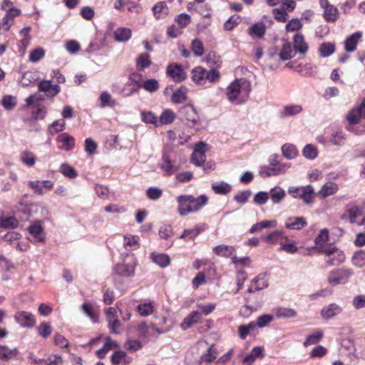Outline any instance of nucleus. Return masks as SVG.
I'll return each instance as SVG.
<instances>
[{
    "instance_id": "59",
    "label": "nucleus",
    "mask_w": 365,
    "mask_h": 365,
    "mask_svg": "<svg viewBox=\"0 0 365 365\" xmlns=\"http://www.w3.org/2000/svg\"><path fill=\"white\" fill-rule=\"evenodd\" d=\"M45 56V50L41 47H38L30 52L29 61L36 63L40 61Z\"/></svg>"
},
{
    "instance_id": "32",
    "label": "nucleus",
    "mask_w": 365,
    "mask_h": 365,
    "mask_svg": "<svg viewBox=\"0 0 365 365\" xmlns=\"http://www.w3.org/2000/svg\"><path fill=\"white\" fill-rule=\"evenodd\" d=\"M296 55V51L292 48L289 42H286L283 44L282 50L279 53V58L282 61L289 60L294 58Z\"/></svg>"
},
{
    "instance_id": "31",
    "label": "nucleus",
    "mask_w": 365,
    "mask_h": 365,
    "mask_svg": "<svg viewBox=\"0 0 365 365\" xmlns=\"http://www.w3.org/2000/svg\"><path fill=\"white\" fill-rule=\"evenodd\" d=\"M152 63L150 55L147 53H140L136 58V68L138 71H143L148 68Z\"/></svg>"
},
{
    "instance_id": "50",
    "label": "nucleus",
    "mask_w": 365,
    "mask_h": 365,
    "mask_svg": "<svg viewBox=\"0 0 365 365\" xmlns=\"http://www.w3.org/2000/svg\"><path fill=\"white\" fill-rule=\"evenodd\" d=\"M59 171L61 173H62L64 176L69 178L71 179H73L77 177L78 173L68 163H63L60 166Z\"/></svg>"
},
{
    "instance_id": "15",
    "label": "nucleus",
    "mask_w": 365,
    "mask_h": 365,
    "mask_svg": "<svg viewBox=\"0 0 365 365\" xmlns=\"http://www.w3.org/2000/svg\"><path fill=\"white\" fill-rule=\"evenodd\" d=\"M202 319V314L199 311H192L181 322L180 327L187 330L194 324L199 323Z\"/></svg>"
},
{
    "instance_id": "7",
    "label": "nucleus",
    "mask_w": 365,
    "mask_h": 365,
    "mask_svg": "<svg viewBox=\"0 0 365 365\" xmlns=\"http://www.w3.org/2000/svg\"><path fill=\"white\" fill-rule=\"evenodd\" d=\"M207 150V145L205 143H197L191 156V162L196 166L202 165L206 160L205 153Z\"/></svg>"
},
{
    "instance_id": "19",
    "label": "nucleus",
    "mask_w": 365,
    "mask_h": 365,
    "mask_svg": "<svg viewBox=\"0 0 365 365\" xmlns=\"http://www.w3.org/2000/svg\"><path fill=\"white\" fill-rule=\"evenodd\" d=\"M142 75L138 73H131L128 79L126 86H132L130 91L126 96H130L132 94L138 92L139 89L142 86Z\"/></svg>"
},
{
    "instance_id": "30",
    "label": "nucleus",
    "mask_w": 365,
    "mask_h": 365,
    "mask_svg": "<svg viewBox=\"0 0 365 365\" xmlns=\"http://www.w3.org/2000/svg\"><path fill=\"white\" fill-rule=\"evenodd\" d=\"M361 37V33L360 31H357L351 35L345 41V50L348 52L354 51Z\"/></svg>"
},
{
    "instance_id": "10",
    "label": "nucleus",
    "mask_w": 365,
    "mask_h": 365,
    "mask_svg": "<svg viewBox=\"0 0 365 365\" xmlns=\"http://www.w3.org/2000/svg\"><path fill=\"white\" fill-rule=\"evenodd\" d=\"M361 118H365V99L361 103L354 108H352L346 115V120L349 124H357Z\"/></svg>"
},
{
    "instance_id": "28",
    "label": "nucleus",
    "mask_w": 365,
    "mask_h": 365,
    "mask_svg": "<svg viewBox=\"0 0 365 365\" xmlns=\"http://www.w3.org/2000/svg\"><path fill=\"white\" fill-rule=\"evenodd\" d=\"M269 193V198L271 199L273 203H280L284 198L286 193L283 188L279 186H275L272 188Z\"/></svg>"
},
{
    "instance_id": "3",
    "label": "nucleus",
    "mask_w": 365,
    "mask_h": 365,
    "mask_svg": "<svg viewBox=\"0 0 365 365\" xmlns=\"http://www.w3.org/2000/svg\"><path fill=\"white\" fill-rule=\"evenodd\" d=\"M287 191L293 198L302 199L307 205L312 204L317 195L314 187L311 185L299 187L290 186Z\"/></svg>"
},
{
    "instance_id": "54",
    "label": "nucleus",
    "mask_w": 365,
    "mask_h": 365,
    "mask_svg": "<svg viewBox=\"0 0 365 365\" xmlns=\"http://www.w3.org/2000/svg\"><path fill=\"white\" fill-rule=\"evenodd\" d=\"M191 50L194 53L195 56L197 57L202 56L205 53L203 43L198 38H195L192 41Z\"/></svg>"
},
{
    "instance_id": "14",
    "label": "nucleus",
    "mask_w": 365,
    "mask_h": 365,
    "mask_svg": "<svg viewBox=\"0 0 365 365\" xmlns=\"http://www.w3.org/2000/svg\"><path fill=\"white\" fill-rule=\"evenodd\" d=\"M303 111V108L300 104H288L284 106L279 113V116L282 119H285L291 116L300 114Z\"/></svg>"
},
{
    "instance_id": "44",
    "label": "nucleus",
    "mask_w": 365,
    "mask_h": 365,
    "mask_svg": "<svg viewBox=\"0 0 365 365\" xmlns=\"http://www.w3.org/2000/svg\"><path fill=\"white\" fill-rule=\"evenodd\" d=\"M264 240L269 244H276L278 241L285 239L288 240L287 236L283 235V232L280 230H275L264 237Z\"/></svg>"
},
{
    "instance_id": "51",
    "label": "nucleus",
    "mask_w": 365,
    "mask_h": 365,
    "mask_svg": "<svg viewBox=\"0 0 365 365\" xmlns=\"http://www.w3.org/2000/svg\"><path fill=\"white\" fill-rule=\"evenodd\" d=\"M16 104V98L13 96H4L1 99V105L6 110H11L14 109Z\"/></svg>"
},
{
    "instance_id": "49",
    "label": "nucleus",
    "mask_w": 365,
    "mask_h": 365,
    "mask_svg": "<svg viewBox=\"0 0 365 365\" xmlns=\"http://www.w3.org/2000/svg\"><path fill=\"white\" fill-rule=\"evenodd\" d=\"M252 284H255V290H262L267 288L269 285L268 281L266 279L265 274H261L254 278Z\"/></svg>"
},
{
    "instance_id": "23",
    "label": "nucleus",
    "mask_w": 365,
    "mask_h": 365,
    "mask_svg": "<svg viewBox=\"0 0 365 365\" xmlns=\"http://www.w3.org/2000/svg\"><path fill=\"white\" fill-rule=\"evenodd\" d=\"M206 69L202 66H197L192 71V79L198 86L205 84Z\"/></svg>"
},
{
    "instance_id": "34",
    "label": "nucleus",
    "mask_w": 365,
    "mask_h": 365,
    "mask_svg": "<svg viewBox=\"0 0 365 365\" xmlns=\"http://www.w3.org/2000/svg\"><path fill=\"white\" fill-rule=\"evenodd\" d=\"M339 17V11L333 5L328 6L324 10V18L327 22L334 23Z\"/></svg>"
},
{
    "instance_id": "55",
    "label": "nucleus",
    "mask_w": 365,
    "mask_h": 365,
    "mask_svg": "<svg viewBox=\"0 0 365 365\" xmlns=\"http://www.w3.org/2000/svg\"><path fill=\"white\" fill-rule=\"evenodd\" d=\"M19 225L18 220L14 217L1 218L0 220V227L6 229H14Z\"/></svg>"
},
{
    "instance_id": "57",
    "label": "nucleus",
    "mask_w": 365,
    "mask_h": 365,
    "mask_svg": "<svg viewBox=\"0 0 365 365\" xmlns=\"http://www.w3.org/2000/svg\"><path fill=\"white\" fill-rule=\"evenodd\" d=\"M126 354L123 351H116L111 356V362L113 365H118L120 363H128L126 359Z\"/></svg>"
},
{
    "instance_id": "27",
    "label": "nucleus",
    "mask_w": 365,
    "mask_h": 365,
    "mask_svg": "<svg viewBox=\"0 0 365 365\" xmlns=\"http://www.w3.org/2000/svg\"><path fill=\"white\" fill-rule=\"evenodd\" d=\"M19 354L17 348H9L7 346L0 345V359L4 361H9L15 358Z\"/></svg>"
},
{
    "instance_id": "2",
    "label": "nucleus",
    "mask_w": 365,
    "mask_h": 365,
    "mask_svg": "<svg viewBox=\"0 0 365 365\" xmlns=\"http://www.w3.org/2000/svg\"><path fill=\"white\" fill-rule=\"evenodd\" d=\"M208 201L205 195H201L195 197L190 195H180L177 198L178 203V212L180 215L185 216L191 212L199 211Z\"/></svg>"
},
{
    "instance_id": "63",
    "label": "nucleus",
    "mask_w": 365,
    "mask_h": 365,
    "mask_svg": "<svg viewBox=\"0 0 365 365\" xmlns=\"http://www.w3.org/2000/svg\"><path fill=\"white\" fill-rule=\"evenodd\" d=\"M274 320V316L272 314H263L259 317L257 319V326L262 328Z\"/></svg>"
},
{
    "instance_id": "24",
    "label": "nucleus",
    "mask_w": 365,
    "mask_h": 365,
    "mask_svg": "<svg viewBox=\"0 0 365 365\" xmlns=\"http://www.w3.org/2000/svg\"><path fill=\"white\" fill-rule=\"evenodd\" d=\"M294 51L300 54H305L308 51V44L305 42L303 35L297 34L294 36Z\"/></svg>"
},
{
    "instance_id": "12",
    "label": "nucleus",
    "mask_w": 365,
    "mask_h": 365,
    "mask_svg": "<svg viewBox=\"0 0 365 365\" xmlns=\"http://www.w3.org/2000/svg\"><path fill=\"white\" fill-rule=\"evenodd\" d=\"M167 74L175 82H181L186 78V73L178 63H170L167 67Z\"/></svg>"
},
{
    "instance_id": "62",
    "label": "nucleus",
    "mask_w": 365,
    "mask_h": 365,
    "mask_svg": "<svg viewBox=\"0 0 365 365\" xmlns=\"http://www.w3.org/2000/svg\"><path fill=\"white\" fill-rule=\"evenodd\" d=\"M107 322H108V327L113 334H120L121 324H120V321L118 320V317L111 318V319L108 320Z\"/></svg>"
},
{
    "instance_id": "48",
    "label": "nucleus",
    "mask_w": 365,
    "mask_h": 365,
    "mask_svg": "<svg viewBox=\"0 0 365 365\" xmlns=\"http://www.w3.org/2000/svg\"><path fill=\"white\" fill-rule=\"evenodd\" d=\"M334 51L335 46L331 43H323L319 48L320 56L324 58L331 56Z\"/></svg>"
},
{
    "instance_id": "52",
    "label": "nucleus",
    "mask_w": 365,
    "mask_h": 365,
    "mask_svg": "<svg viewBox=\"0 0 365 365\" xmlns=\"http://www.w3.org/2000/svg\"><path fill=\"white\" fill-rule=\"evenodd\" d=\"M66 123L63 119L57 120L53 121L48 128V133L53 135L58 132L63 131L65 129Z\"/></svg>"
},
{
    "instance_id": "22",
    "label": "nucleus",
    "mask_w": 365,
    "mask_h": 365,
    "mask_svg": "<svg viewBox=\"0 0 365 365\" xmlns=\"http://www.w3.org/2000/svg\"><path fill=\"white\" fill-rule=\"evenodd\" d=\"M213 252L218 256L224 257H235V250L232 246L220 245L213 248Z\"/></svg>"
},
{
    "instance_id": "40",
    "label": "nucleus",
    "mask_w": 365,
    "mask_h": 365,
    "mask_svg": "<svg viewBox=\"0 0 365 365\" xmlns=\"http://www.w3.org/2000/svg\"><path fill=\"white\" fill-rule=\"evenodd\" d=\"M175 118V113L170 109L164 110L158 119V126L160 125H167L172 123Z\"/></svg>"
},
{
    "instance_id": "26",
    "label": "nucleus",
    "mask_w": 365,
    "mask_h": 365,
    "mask_svg": "<svg viewBox=\"0 0 365 365\" xmlns=\"http://www.w3.org/2000/svg\"><path fill=\"white\" fill-rule=\"evenodd\" d=\"M153 12L154 16L157 19H160L165 18L169 13V9L164 1H159L155 4L153 9Z\"/></svg>"
},
{
    "instance_id": "33",
    "label": "nucleus",
    "mask_w": 365,
    "mask_h": 365,
    "mask_svg": "<svg viewBox=\"0 0 365 365\" xmlns=\"http://www.w3.org/2000/svg\"><path fill=\"white\" fill-rule=\"evenodd\" d=\"M150 258L154 263L161 267H165L170 264V257L166 254L153 252Z\"/></svg>"
},
{
    "instance_id": "1",
    "label": "nucleus",
    "mask_w": 365,
    "mask_h": 365,
    "mask_svg": "<svg viewBox=\"0 0 365 365\" xmlns=\"http://www.w3.org/2000/svg\"><path fill=\"white\" fill-rule=\"evenodd\" d=\"M250 91V82L245 78H237L227 86L226 96L232 104L241 105L248 100Z\"/></svg>"
},
{
    "instance_id": "8",
    "label": "nucleus",
    "mask_w": 365,
    "mask_h": 365,
    "mask_svg": "<svg viewBox=\"0 0 365 365\" xmlns=\"http://www.w3.org/2000/svg\"><path fill=\"white\" fill-rule=\"evenodd\" d=\"M29 186L33 190L34 192L38 195H43L48 190L53 187V182L51 180H31L28 182Z\"/></svg>"
},
{
    "instance_id": "45",
    "label": "nucleus",
    "mask_w": 365,
    "mask_h": 365,
    "mask_svg": "<svg viewBox=\"0 0 365 365\" xmlns=\"http://www.w3.org/2000/svg\"><path fill=\"white\" fill-rule=\"evenodd\" d=\"M318 150L316 146L312 144H307L302 150L304 158L309 160H314L318 156Z\"/></svg>"
},
{
    "instance_id": "36",
    "label": "nucleus",
    "mask_w": 365,
    "mask_h": 365,
    "mask_svg": "<svg viewBox=\"0 0 365 365\" xmlns=\"http://www.w3.org/2000/svg\"><path fill=\"white\" fill-rule=\"evenodd\" d=\"M265 31L266 26L263 22L256 23L248 29V33L250 36H255L258 38L263 37Z\"/></svg>"
},
{
    "instance_id": "56",
    "label": "nucleus",
    "mask_w": 365,
    "mask_h": 365,
    "mask_svg": "<svg viewBox=\"0 0 365 365\" xmlns=\"http://www.w3.org/2000/svg\"><path fill=\"white\" fill-rule=\"evenodd\" d=\"M38 334L44 339L48 338L51 332L52 327L48 322H42L37 328Z\"/></svg>"
},
{
    "instance_id": "11",
    "label": "nucleus",
    "mask_w": 365,
    "mask_h": 365,
    "mask_svg": "<svg viewBox=\"0 0 365 365\" xmlns=\"http://www.w3.org/2000/svg\"><path fill=\"white\" fill-rule=\"evenodd\" d=\"M343 312V307L336 303H330L329 304L324 306L320 312V314L322 319L329 320L333 319Z\"/></svg>"
},
{
    "instance_id": "64",
    "label": "nucleus",
    "mask_w": 365,
    "mask_h": 365,
    "mask_svg": "<svg viewBox=\"0 0 365 365\" xmlns=\"http://www.w3.org/2000/svg\"><path fill=\"white\" fill-rule=\"evenodd\" d=\"M162 190L155 187H151L146 191L147 197L153 200H158L162 196Z\"/></svg>"
},
{
    "instance_id": "47",
    "label": "nucleus",
    "mask_w": 365,
    "mask_h": 365,
    "mask_svg": "<svg viewBox=\"0 0 365 365\" xmlns=\"http://www.w3.org/2000/svg\"><path fill=\"white\" fill-rule=\"evenodd\" d=\"M323 332L321 330H317L313 334L309 335L304 342V346L317 344L323 337Z\"/></svg>"
},
{
    "instance_id": "43",
    "label": "nucleus",
    "mask_w": 365,
    "mask_h": 365,
    "mask_svg": "<svg viewBox=\"0 0 365 365\" xmlns=\"http://www.w3.org/2000/svg\"><path fill=\"white\" fill-rule=\"evenodd\" d=\"M345 139L346 135L344 133L338 130L331 133L329 140L333 145L341 146L344 145Z\"/></svg>"
},
{
    "instance_id": "29",
    "label": "nucleus",
    "mask_w": 365,
    "mask_h": 365,
    "mask_svg": "<svg viewBox=\"0 0 365 365\" xmlns=\"http://www.w3.org/2000/svg\"><path fill=\"white\" fill-rule=\"evenodd\" d=\"M132 35V31L129 28L120 27L114 31V38L118 42L128 41Z\"/></svg>"
},
{
    "instance_id": "13",
    "label": "nucleus",
    "mask_w": 365,
    "mask_h": 365,
    "mask_svg": "<svg viewBox=\"0 0 365 365\" xmlns=\"http://www.w3.org/2000/svg\"><path fill=\"white\" fill-rule=\"evenodd\" d=\"M16 322L23 327L31 328L36 324L34 316L27 312H19L15 315Z\"/></svg>"
},
{
    "instance_id": "5",
    "label": "nucleus",
    "mask_w": 365,
    "mask_h": 365,
    "mask_svg": "<svg viewBox=\"0 0 365 365\" xmlns=\"http://www.w3.org/2000/svg\"><path fill=\"white\" fill-rule=\"evenodd\" d=\"M137 259L133 254H127L123 262L115 265L114 272L123 277H130L135 274Z\"/></svg>"
},
{
    "instance_id": "41",
    "label": "nucleus",
    "mask_w": 365,
    "mask_h": 365,
    "mask_svg": "<svg viewBox=\"0 0 365 365\" xmlns=\"http://www.w3.org/2000/svg\"><path fill=\"white\" fill-rule=\"evenodd\" d=\"M351 263L359 268L365 267V250H360L354 252L351 258Z\"/></svg>"
},
{
    "instance_id": "35",
    "label": "nucleus",
    "mask_w": 365,
    "mask_h": 365,
    "mask_svg": "<svg viewBox=\"0 0 365 365\" xmlns=\"http://www.w3.org/2000/svg\"><path fill=\"white\" fill-rule=\"evenodd\" d=\"M99 101L101 102V108L113 107L117 104L116 101L113 99L111 95L107 91H103L101 93Z\"/></svg>"
},
{
    "instance_id": "20",
    "label": "nucleus",
    "mask_w": 365,
    "mask_h": 365,
    "mask_svg": "<svg viewBox=\"0 0 365 365\" xmlns=\"http://www.w3.org/2000/svg\"><path fill=\"white\" fill-rule=\"evenodd\" d=\"M339 190V185L334 182H329L325 183L321 187L318 192V195L322 199H325L329 196L334 195Z\"/></svg>"
},
{
    "instance_id": "9",
    "label": "nucleus",
    "mask_w": 365,
    "mask_h": 365,
    "mask_svg": "<svg viewBox=\"0 0 365 365\" xmlns=\"http://www.w3.org/2000/svg\"><path fill=\"white\" fill-rule=\"evenodd\" d=\"M28 230L31 235L30 241L31 242H43L45 241V233L40 221L31 224Z\"/></svg>"
},
{
    "instance_id": "46",
    "label": "nucleus",
    "mask_w": 365,
    "mask_h": 365,
    "mask_svg": "<svg viewBox=\"0 0 365 365\" xmlns=\"http://www.w3.org/2000/svg\"><path fill=\"white\" fill-rule=\"evenodd\" d=\"M141 88L148 92L154 93L159 89V82L154 78L148 79L142 81Z\"/></svg>"
},
{
    "instance_id": "25",
    "label": "nucleus",
    "mask_w": 365,
    "mask_h": 365,
    "mask_svg": "<svg viewBox=\"0 0 365 365\" xmlns=\"http://www.w3.org/2000/svg\"><path fill=\"white\" fill-rule=\"evenodd\" d=\"M187 87L184 86H180L173 92L171 96L172 102L176 104L185 103L187 100Z\"/></svg>"
},
{
    "instance_id": "4",
    "label": "nucleus",
    "mask_w": 365,
    "mask_h": 365,
    "mask_svg": "<svg viewBox=\"0 0 365 365\" xmlns=\"http://www.w3.org/2000/svg\"><path fill=\"white\" fill-rule=\"evenodd\" d=\"M354 274V270L350 268H337L330 271L328 274L327 282L331 286L346 284Z\"/></svg>"
},
{
    "instance_id": "18",
    "label": "nucleus",
    "mask_w": 365,
    "mask_h": 365,
    "mask_svg": "<svg viewBox=\"0 0 365 365\" xmlns=\"http://www.w3.org/2000/svg\"><path fill=\"white\" fill-rule=\"evenodd\" d=\"M307 225V220L303 217H290L285 222V227L292 230H300Z\"/></svg>"
},
{
    "instance_id": "6",
    "label": "nucleus",
    "mask_w": 365,
    "mask_h": 365,
    "mask_svg": "<svg viewBox=\"0 0 365 365\" xmlns=\"http://www.w3.org/2000/svg\"><path fill=\"white\" fill-rule=\"evenodd\" d=\"M180 115L190 127L195 126L199 121V116L192 106L182 107L180 110Z\"/></svg>"
},
{
    "instance_id": "17",
    "label": "nucleus",
    "mask_w": 365,
    "mask_h": 365,
    "mask_svg": "<svg viewBox=\"0 0 365 365\" xmlns=\"http://www.w3.org/2000/svg\"><path fill=\"white\" fill-rule=\"evenodd\" d=\"M56 141L61 143L59 145V148L65 151L71 150L75 145V139L66 133L58 135L56 138Z\"/></svg>"
},
{
    "instance_id": "58",
    "label": "nucleus",
    "mask_w": 365,
    "mask_h": 365,
    "mask_svg": "<svg viewBox=\"0 0 365 365\" xmlns=\"http://www.w3.org/2000/svg\"><path fill=\"white\" fill-rule=\"evenodd\" d=\"M241 21V18L238 15L231 16L225 23L224 29L226 31H232Z\"/></svg>"
},
{
    "instance_id": "53",
    "label": "nucleus",
    "mask_w": 365,
    "mask_h": 365,
    "mask_svg": "<svg viewBox=\"0 0 365 365\" xmlns=\"http://www.w3.org/2000/svg\"><path fill=\"white\" fill-rule=\"evenodd\" d=\"M197 311H199L202 316H207L211 314L216 308L215 303H200L197 304Z\"/></svg>"
},
{
    "instance_id": "21",
    "label": "nucleus",
    "mask_w": 365,
    "mask_h": 365,
    "mask_svg": "<svg viewBox=\"0 0 365 365\" xmlns=\"http://www.w3.org/2000/svg\"><path fill=\"white\" fill-rule=\"evenodd\" d=\"M275 317L277 319H290L297 315V312L289 307H279L273 309Z\"/></svg>"
},
{
    "instance_id": "38",
    "label": "nucleus",
    "mask_w": 365,
    "mask_h": 365,
    "mask_svg": "<svg viewBox=\"0 0 365 365\" xmlns=\"http://www.w3.org/2000/svg\"><path fill=\"white\" fill-rule=\"evenodd\" d=\"M212 188L215 193L220 195H226L232 190L231 185L224 181L212 183Z\"/></svg>"
},
{
    "instance_id": "39",
    "label": "nucleus",
    "mask_w": 365,
    "mask_h": 365,
    "mask_svg": "<svg viewBox=\"0 0 365 365\" xmlns=\"http://www.w3.org/2000/svg\"><path fill=\"white\" fill-rule=\"evenodd\" d=\"M20 160L23 164L32 167L36 163V158L32 152L24 150L21 153Z\"/></svg>"
},
{
    "instance_id": "61",
    "label": "nucleus",
    "mask_w": 365,
    "mask_h": 365,
    "mask_svg": "<svg viewBox=\"0 0 365 365\" xmlns=\"http://www.w3.org/2000/svg\"><path fill=\"white\" fill-rule=\"evenodd\" d=\"M251 191L249 190L239 192L234 196V200L237 203L244 205L247 202L249 197L251 195Z\"/></svg>"
},
{
    "instance_id": "37",
    "label": "nucleus",
    "mask_w": 365,
    "mask_h": 365,
    "mask_svg": "<svg viewBox=\"0 0 365 365\" xmlns=\"http://www.w3.org/2000/svg\"><path fill=\"white\" fill-rule=\"evenodd\" d=\"M283 155L289 160L295 158L298 155V150L293 144L286 143L282 147Z\"/></svg>"
},
{
    "instance_id": "60",
    "label": "nucleus",
    "mask_w": 365,
    "mask_h": 365,
    "mask_svg": "<svg viewBox=\"0 0 365 365\" xmlns=\"http://www.w3.org/2000/svg\"><path fill=\"white\" fill-rule=\"evenodd\" d=\"M124 246L125 248L130 247V250H135L138 247V237L137 236H125Z\"/></svg>"
},
{
    "instance_id": "16",
    "label": "nucleus",
    "mask_w": 365,
    "mask_h": 365,
    "mask_svg": "<svg viewBox=\"0 0 365 365\" xmlns=\"http://www.w3.org/2000/svg\"><path fill=\"white\" fill-rule=\"evenodd\" d=\"M38 88L40 91L44 92L48 96H55L61 91L57 84L53 85L50 81L43 80L38 83Z\"/></svg>"
},
{
    "instance_id": "42",
    "label": "nucleus",
    "mask_w": 365,
    "mask_h": 365,
    "mask_svg": "<svg viewBox=\"0 0 365 365\" xmlns=\"http://www.w3.org/2000/svg\"><path fill=\"white\" fill-rule=\"evenodd\" d=\"M361 215V212L357 206H353L348 209L346 214L342 216V219L348 217L351 223H356V219Z\"/></svg>"
}]
</instances>
